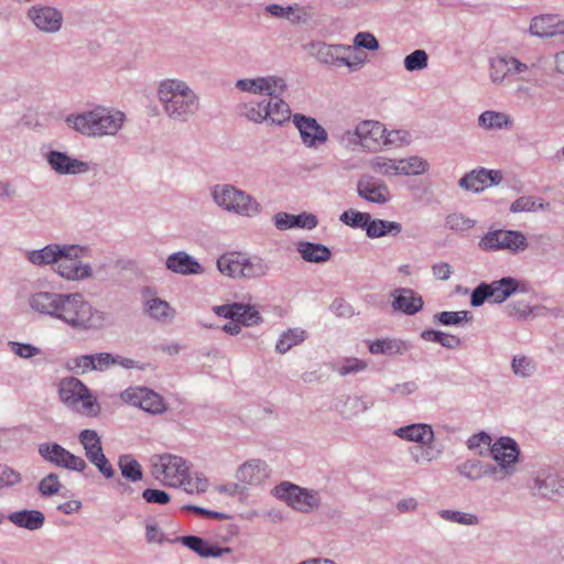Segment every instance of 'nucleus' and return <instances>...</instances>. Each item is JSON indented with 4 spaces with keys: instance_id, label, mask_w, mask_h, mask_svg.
<instances>
[{
    "instance_id": "f257e3e1",
    "label": "nucleus",
    "mask_w": 564,
    "mask_h": 564,
    "mask_svg": "<svg viewBox=\"0 0 564 564\" xmlns=\"http://www.w3.org/2000/svg\"><path fill=\"white\" fill-rule=\"evenodd\" d=\"M237 87L243 91L267 95L270 99L264 102L250 101L245 105V116L257 123L269 121L272 124H283L291 118L289 105L279 98L285 88L284 79L275 76L240 79Z\"/></svg>"
},
{
    "instance_id": "f03ea898",
    "label": "nucleus",
    "mask_w": 564,
    "mask_h": 564,
    "mask_svg": "<svg viewBox=\"0 0 564 564\" xmlns=\"http://www.w3.org/2000/svg\"><path fill=\"white\" fill-rule=\"evenodd\" d=\"M151 474L162 485L184 488L188 494H202L208 488V480L202 475L191 476L188 463L181 456L162 454L153 456Z\"/></svg>"
},
{
    "instance_id": "7ed1b4c3",
    "label": "nucleus",
    "mask_w": 564,
    "mask_h": 564,
    "mask_svg": "<svg viewBox=\"0 0 564 564\" xmlns=\"http://www.w3.org/2000/svg\"><path fill=\"white\" fill-rule=\"evenodd\" d=\"M126 121V115L116 109L97 106L91 110L67 117L66 122L77 132L94 138L116 135Z\"/></svg>"
},
{
    "instance_id": "20e7f679",
    "label": "nucleus",
    "mask_w": 564,
    "mask_h": 564,
    "mask_svg": "<svg viewBox=\"0 0 564 564\" xmlns=\"http://www.w3.org/2000/svg\"><path fill=\"white\" fill-rule=\"evenodd\" d=\"M159 99L171 118H185L198 109L196 95L181 80H163L159 87Z\"/></svg>"
},
{
    "instance_id": "39448f33",
    "label": "nucleus",
    "mask_w": 564,
    "mask_h": 564,
    "mask_svg": "<svg viewBox=\"0 0 564 564\" xmlns=\"http://www.w3.org/2000/svg\"><path fill=\"white\" fill-rule=\"evenodd\" d=\"M58 395L62 402L82 415L96 417L100 413V404L90 390L77 378L67 377L61 380Z\"/></svg>"
},
{
    "instance_id": "423d86ee",
    "label": "nucleus",
    "mask_w": 564,
    "mask_h": 564,
    "mask_svg": "<svg viewBox=\"0 0 564 564\" xmlns=\"http://www.w3.org/2000/svg\"><path fill=\"white\" fill-rule=\"evenodd\" d=\"M520 453L518 443L509 436H501L492 443L488 454L496 463L491 464L495 481H503L517 473Z\"/></svg>"
},
{
    "instance_id": "0eeeda50",
    "label": "nucleus",
    "mask_w": 564,
    "mask_h": 564,
    "mask_svg": "<svg viewBox=\"0 0 564 564\" xmlns=\"http://www.w3.org/2000/svg\"><path fill=\"white\" fill-rule=\"evenodd\" d=\"M524 291L525 286L511 276H505L490 283L481 282L473 290L470 304L474 307L481 306L486 301L501 304L511 295Z\"/></svg>"
},
{
    "instance_id": "6e6552de",
    "label": "nucleus",
    "mask_w": 564,
    "mask_h": 564,
    "mask_svg": "<svg viewBox=\"0 0 564 564\" xmlns=\"http://www.w3.org/2000/svg\"><path fill=\"white\" fill-rule=\"evenodd\" d=\"M217 267L223 274L230 278H260L268 271V265L261 258H250L241 252L223 254L217 261Z\"/></svg>"
},
{
    "instance_id": "1a4fd4ad",
    "label": "nucleus",
    "mask_w": 564,
    "mask_h": 564,
    "mask_svg": "<svg viewBox=\"0 0 564 564\" xmlns=\"http://www.w3.org/2000/svg\"><path fill=\"white\" fill-rule=\"evenodd\" d=\"M93 307L83 295L78 293L61 295V302H58L55 314L56 318L74 328L86 329L93 326Z\"/></svg>"
},
{
    "instance_id": "9d476101",
    "label": "nucleus",
    "mask_w": 564,
    "mask_h": 564,
    "mask_svg": "<svg viewBox=\"0 0 564 564\" xmlns=\"http://www.w3.org/2000/svg\"><path fill=\"white\" fill-rule=\"evenodd\" d=\"M213 196L219 206L241 216L251 217L260 212V205L256 199L230 185L216 186Z\"/></svg>"
},
{
    "instance_id": "9b49d317",
    "label": "nucleus",
    "mask_w": 564,
    "mask_h": 564,
    "mask_svg": "<svg viewBox=\"0 0 564 564\" xmlns=\"http://www.w3.org/2000/svg\"><path fill=\"white\" fill-rule=\"evenodd\" d=\"M214 312L218 316L230 319L223 326V329L230 335L239 334L241 325L252 326L261 321L260 313L254 306L248 304L234 303L215 306Z\"/></svg>"
},
{
    "instance_id": "f8f14e48",
    "label": "nucleus",
    "mask_w": 564,
    "mask_h": 564,
    "mask_svg": "<svg viewBox=\"0 0 564 564\" xmlns=\"http://www.w3.org/2000/svg\"><path fill=\"white\" fill-rule=\"evenodd\" d=\"M274 496L284 500L293 509L310 512L318 507L317 492L310 491L290 482H282L274 488Z\"/></svg>"
},
{
    "instance_id": "ddd939ff",
    "label": "nucleus",
    "mask_w": 564,
    "mask_h": 564,
    "mask_svg": "<svg viewBox=\"0 0 564 564\" xmlns=\"http://www.w3.org/2000/svg\"><path fill=\"white\" fill-rule=\"evenodd\" d=\"M533 496L553 500L564 494V478L552 466L540 468L531 487Z\"/></svg>"
},
{
    "instance_id": "4468645a",
    "label": "nucleus",
    "mask_w": 564,
    "mask_h": 564,
    "mask_svg": "<svg viewBox=\"0 0 564 564\" xmlns=\"http://www.w3.org/2000/svg\"><path fill=\"white\" fill-rule=\"evenodd\" d=\"M479 246L484 250L508 249L513 252L523 251L528 247L527 238L516 230L490 231L481 239Z\"/></svg>"
},
{
    "instance_id": "2eb2a0df",
    "label": "nucleus",
    "mask_w": 564,
    "mask_h": 564,
    "mask_svg": "<svg viewBox=\"0 0 564 564\" xmlns=\"http://www.w3.org/2000/svg\"><path fill=\"white\" fill-rule=\"evenodd\" d=\"M76 246H65L56 262V272L66 280H79L90 274V268L82 264Z\"/></svg>"
},
{
    "instance_id": "dca6fc26",
    "label": "nucleus",
    "mask_w": 564,
    "mask_h": 564,
    "mask_svg": "<svg viewBox=\"0 0 564 564\" xmlns=\"http://www.w3.org/2000/svg\"><path fill=\"white\" fill-rule=\"evenodd\" d=\"M121 398L124 402L152 414L163 413L166 410L163 398L148 388L134 387L126 389L121 393Z\"/></svg>"
},
{
    "instance_id": "f3484780",
    "label": "nucleus",
    "mask_w": 564,
    "mask_h": 564,
    "mask_svg": "<svg viewBox=\"0 0 564 564\" xmlns=\"http://www.w3.org/2000/svg\"><path fill=\"white\" fill-rule=\"evenodd\" d=\"M80 443L85 448L87 458L107 478L113 476V469L102 453L100 437L94 430H84L79 435Z\"/></svg>"
},
{
    "instance_id": "a211bd4d",
    "label": "nucleus",
    "mask_w": 564,
    "mask_h": 564,
    "mask_svg": "<svg viewBox=\"0 0 564 564\" xmlns=\"http://www.w3.org/2000/svg\"><path fill=\"white\" fill-rule=\"evenodd\" d=\"M39 452L45 460L56 466L77 471H83L86 468V462L80 456L72 454L56 443L42 444L39 447Z\"/></svg>"
},
{
    "instance_id": "6ab92c4d",
    "label": "nucleus",
    "mask_w": 564,
    "mask_h": 564,
    "mask_svg": "<svg viewBox=\"0 0 564 564\" xmlns=\"http://www.w3.org/2000/svg\"><path fill=\"white\" fill-rule=\"evenodd\" d=\"M355 134L362 148L377 151L383 145L386 127L379 121L366 120L356 127Z\"/></svg>"
},
{
    "instance_id": "aec40b11",
    "label": "nucleus",
    "mask_w": 564,
    "mask_h": 564,
    "mask_svg": "<svg viewBox=\"0 0 564 564\" xmlns=\"http://www.w3.org/2000/svg\"><path fill=\"white\" fill-rule=\"evenodd\" d=\"M293 121L300 131L303 142L308 147H317L327 140V132L314 118L294 115Z\"/></svg>"
},
{
    "instance_id": "412c9836",
    "label": "nucleus",
    "mask_w": 564,
    "mask_h": 564,
    "mask_svg": "<svg viewBox=\"0 0 564 564\" xmlns=\"http://www.w3.org/2000/svg\"><path fill=\"white\" fill-rule=\"evenodd\" d=\"M28 15L34 25L44 32H56L62 26V13L52 7H33Z\"/></svg>"
},
{
    "instance_id": "4be33fe9",
    "label": "nucleus",
    "mask_w": 564,
    "mask_h": 564,
    "mask_svg": "<svg viewBox=\"0 0 564 564\" xmlns=\"http://www.w3.org/2000/svg\"><path fill=\"white\" fill-rule=\"evenodd\" d=\"M357 191L360 197L371 203L384 204L390 199L388 186L370 176L359 180Z\"/></svg>"
},
{
    "instance_id": "5701e85b",
    "label": "nucleus",
    "mask_w": 564,
    "mask_h": 564,
    "mask_svg": "<svg viewBox=\"0 0 564 564\" xmlns=\"http://www.w3.org/2000/svg\"><path fill=\"white\" fill-rule=\"evenodd\" d=\"M500 181L501 175L499 172L481 169L471 171L460 178V187L478 193L492 184H498Z\"/></svg>"
},
{
    "instance_id": "b1692460",
    "label": "nucleus",
    "mask_w": 564,
    "mask_h": 564,
    "mask_svg": "<svg viewBox=\"0 0 564 564\" xmlns=\"http://www.w3.org/2000/svg\"><path fill=\"white\" fill-rule=\"evenodd\" d=\"M392 296V307L409 315L417 313L423 306L422 297L411 289H395Z\"/></svg>"
},
{
    "instance_id": "393cba45",
    "label": "nucleus",
    "mask_w": 564,
    "mask_h": 564,
    "mask_svg": "<svg viewBox=\"0 0 564 564\" xmlns=\"http://www.w3.org/2000/svg\"><path fill=\"white\" fill-rule=\"evenodd\" d=\"M61 295L52 292H35L30 296L29 304L33 311L55 317Z\"/></svg>"
},
{
    "instance_id": "a878e982",
    "label": "nucleus",
    "mask_w": 564,
    "mask_h": 564,
    "mask_svg": "<svg viewBox=\"0 0 564 564\" xmlns=\"http://www.w3.org/2000/svg\"><path fill=\"white\" fill-rule=\"evenodd\" d=\"M400 438L420 443L423 446L430 445L434 440V432L427 424H411L395 431Z\"/></svg>"
},
{
    "instance_id": "bb28decb",
    "label": "nucleus",
    "mask_w": 564,
    "mask_h": 564,
    "mask_svg": "<svg viewBox=\"0 0 564 564\" xmlns=\"http://www.w3.org/2000/svg\"><path fill=\"white\" fill-rule=\"evenodd\" d=\"M48 162L55 171L63 174H77L88 170V165L85 162L72 159L56 151L50 153Z\"/></svg>"
},
{
    "instance_id": "cd10ccee",
    "label": "nucleus",
    "mask_w": 564,
    "mask_h": 564,
    "mask_svg": "<svg viewBox=\"0 0 564 564\" xmlns=\"http://www.w3.org/2000/svg\"><path fill=\"white\" fill-rule=\"evenodd\" d=\"M561 20L557 15L544 14L532 19L530 32L539 37H551L558 35Z\"/></svg>"
},
{
    "instance_id": "c85d7f7f",
    "label": "nucleus",
    "mask_w": 564,
    "mask_h": 564,
    "mask_svg": "<svg viewBox=\"0 0 564 564\" xmlns=\"http://www.w3.org/2000/svg\"><path fill=\"white\" fill-rule=\"evenodd\" d=\"M166 267L181 274H196L202 271L200 264L185 252H176L166 260Z\"/></svg>"
},
{
    "instance_id": "c756f323",
    "label": "nucleus",
    "mask_w": 564,
    "mask_h": 564,
    "mask_svg": "<svg viewBox=\"0 0 564 564\" xmlns=\"http://www.w3.org/2000/svg\"><path fill=\"white\" fill-rule=\"evenodd\" d=\"M267 11L276 18L286 19L293 23H299L311 17V8L301 7L299 4L282 7L279 4H270Z\"/></svg>"
},
{
    "instance_id": "7c9ffc66",
    "label": "nucleus",
    "mask_w": 564,
    "mask_h": 564,
    "mask_svg": "<svg viewBox=\"0 0 564 564\" xmlns=\"http://www.w3.org/2000/svg\"><path fill=\"white\" fill-rule=\"evenodd\" d=\"M11 523L28 530H37L44 523V514L39 510H21L8 516Z\"/></svg>"
},
{
    "instance_id": "2f4dec72",
    "label": "nucleus",
    "mask_w": 564,
    "mask_h": 564,
    "mask_svg": "<svg viewBox=\"0 0 564 564\" xmlns=\"http://www.w3.org/2000/svg\"><path fill=\"white\" fill-rule=\"evenodd\" d=\"M267 476L265 465L260 460L243 464L237 473L238 479L249 485H258Z\"/></svg>"
},
{
    "instance_id": "473e14b6",
    "label": "nucleus",
    "mask_w": 564,
    "mask_h": 564,
    "mask_svg": "<svg viewBox=\"0 0 564 564\" xmlns=\"http://www.w3.org/2000/svg\"><path fill=\"white\" fill-rule=\"evenodd\" d=\"M297 250L308 262H325L330 258V250L319 243L300 242Z\"/></svg>"
},
{
    "instance_id": "72a5a7b5",
    "label": "nucleus",
    "mask_w": 564,
    "mask_h": 564,
    "mask_svg": "<svg viewBox=\"0 0 564 564\" xmlns=\"http://www.w3.org/2000/svg\"><path fill=\"white\" fill-rule=\"evenodd\" d=\"M460 473L474 480L488 477L495 481V473L491 468V463H485L477 459L467 460L460 467Z\"/></svg>"
},
{
    "instance_id": "f704fd0d",
    "label": "nucleus",
    "mask_w": 564,
    "mask_h": 564,
    "mask_svg": "<svg viewBox=\"0 0 564 564\" xmlns=\"http://www.w3.org/2000/svg\"><path fill=\"white\" fill-rule=\"evenodd\" d=\"M403 341L391 338L377 339L369 344V351L373 355L394 356L405 350Z\"/></svg>"
},
{
    "instance_id": "c9c22d12",
    "label": "nucleus",
    "mask_w": 564,
    "mask_h": 564,
    "mask_svg": "<svg viewBox=\"0 0 564 564\" xmlns=\"http://www.w3.org/2000/svg\"><path fill=\"white\" fill-rule=\"evenodd\" d=\"M63 247L58 245H50L40 250H34L28 253L30 262L36 265L56 264L58 257L62 253Z\"/></svg>"
},
{
    "instance_id": "e433bc0d",
    "label": "nucleus",
    "mask_w": 564,
    "mask_h": 564,
    "mask_svg": "<svg viewBox=\"0 0 564 564\" xmlns=\"http://www.w3.org/2000/svg\"><path fill=\"white\" fill-rule=\"evenodd\" d=\"M315 50V55L318 61L325 64H340L339 52L350 50V46H341V45H328L325 43H317L313 45Z\"/></svg>"
},
{
    "instance_id": "4c0bfd02",
    "label": "nucleus",
    "mask_w": 564,
    "mask_h": 564,
    "mask_svg": "<svg viewBox=\"0 0 564 564\" xmlns=\"http://www.w3.org/2000/svg\"><path fill=\"white\" fill-rule=\"evenodd\" d=\"M429 163L420 156H410L398 160V175H419L426 172Z\"/></svg>"
},
{
    "instance_id": "58836bf2",
    "label": "nucleus",
    "mask_w": 564,
    "mask_h": 564,
    "mask_svg": "<svg viewBox=\"0 0 564 564\" xmlns=\"http://www.w3.org/2000/svg\"><path fill=\"white\" fill-rule=\"evenodd\" d=\"M119 468L121 475L130 481H139L143 477L141 465L131 455L119 457Z\"/></svg>"
},
{
    "instance_id": "ea45409f",
    "label": "nucleus",
    "mask_w": 564,
    "mask_h": 564,
    "mask_svg": "<svg viewBox=\"0 0 564 564\" xmlns=\"http://www.w3.org/2000/svg\"><path fill=\"white\" fill-rule=\"evenodd\" d=\"M492 445V438L487 432H479L471 435L466 441V446L473 453L479 456H487Z\"/></svg>"
},
{
    "instance_id": "a19ab883",
    "label": "nucleus",
    "mask_w": 564,
    "mask_h": 564,
    "mask_svg": "<svg viewBox=\"0 0 564 564\" xmlns=\"http://www.w3.org/2000/svg\"><path fill=\"white\" fill-rule=\"evenodd\" d=\"M366 230L369 237L378 238L391 231L399 234L401 231V225L399 223L386 221L381 219L371 220V217H369V223H367Z\"/></svg>"
},
{
    "instance_id": "79ce46f5",
    "label": "nucleus",
    "mask_w": 564,
    "mask_h": 564,
    "mask_svg": "<svg viewBox=\"0 0 564 564\" xmlns=\"http://www.w3.org/2000/svg\"><path fill=\"white\" fill-rule=\"evenodd\" d=\"M511 75L509 56H497L490 61V78L494 83L500 84L503 79Z\"/></svg>"
},
{
    "instance_id": "37998d69",
    "label": "nucleus",
    "mask_w": 564,
    "mask_h": 564,
    "mask_svg": "<svg viewBox=\"0 0 564 564\" xmlns=\"http://www.w3.org/2000/svg\"><path fill=\"white\" fill-rule=\"evenodd\" d=\"M478 122L487 129H501L510 124L509 117L503 112L497 111L482 112L478 118Z\"/></svg>"
},
{
    "instance_id": "c03bdc74",
    "label": "nucleus",
    "mask_w": 564,
    "mask_h": 564,
    "mask_svg": "<svg viewBox=\"0 0 564 564\" xmlns=\"http://www.w3.org/2000/svg\"><path fill=\"white\" fill-rule=\"evenodd\" d=\"M550 203H543L533 196H521L517 198L510 206L512 213L535 212L538 208L546 209Z\"/></svg>"
},
{
    "instance_id": "a18cd8bd",
    "label": "nucleus",
    "mask_w": 564,
    "mask_h": 564,
    "mask_svg": "<svg viewBox=\"0 0 564 564\" xmlns=\"http://www.w3.org/2000/svg\"><path fill=\"white\" fill-rule=\"evenodd\" d=\"M513 373L521 378L532 376L536 370V365L532 358L524 355H517L511 362Z\"/></svg>"
},
{
    "instance_id": "49530a36",
    "label": "nucleus",
    "mask_w": 564,
    "mask_h": 564,
    "mask_svg": "<svg viewBox=\"0 0 564 564\" xmlns=\"http://www.w3.org/2000/svg\"><path fill=\"white\" fill-rule=\"evenodd\" d=\"M305 339V332L302 329H290L285 332L276 343V350L285 354L293 346L302 343Z\"/></svg>"
},
{
    "instance_id": "de8ad7c7",
    "label": "nucleus",
    "mask_w": 564,
    "mask_h": 564,
    "mask_svg": "<svg viewBox=\"0 0 564 564\" xmlns=\"http://www.w3.org/2000/svg\"><path fill=\"white\" fill-rule=\"evenodd\" d=\"M369 166L371 170L378 174L382 175H398V160L384 158V156H376L369 161Z\"/></svg>"
},
{
    "instance_id": "09e8293b",
    "label": "nucleus",
    "mask_w": 564,
    "mask_h": 564,
    "mask_svg": "<svg viewBox=\"0 0 564 564\" xmlns=\"http://www.w3.org/2000/svg\"><path fill=\"white\" fill-rule=\"evenodd\" d=\"M421 336L426 341L440 343L442 346L448 348L455 347L458 344L456 336L438 330H424Z\"/></svg>"
},
{
    "instance_id": "8fccbe9b",
    "label": "nucleus",
    "mask_w": 564,
    "mask_h": 564,
    "mask_svg": "<svg viewBox=\"0 0 564 564\" xmlns=\"http://www.w3.org/2000/svg\"><path fill=\"white\" fill-rule=\"evenodd\" d=\"M149 314L156 319H166L173 315L169 303L160 299H152L148 302Z\"/></svg>"
},
{
    "instance_id": "3c124183",
    "label": "nucleus",
    "mask_w": 564,
    "mask_h": 564,
    "mask_svg": "<svg viewBox=\"0 0 564 564\" xmlns=\"http://www.w3.org/2000/svg\"><path fill=\"white\" fill-rule=\"evenodd\" d=\"M508 316L514 319H524L532 313V307L529 302L518 300L505 306Z\"/></svg>"
},
{
    "instance_id": "603ef678",
    "label": "nucleus",
    "mask_w": 564,
    "mask_h": 564,
    "mask_svg": "<svg viewBox=\"0 0 564 564\" xmlns=\"http://www.w3.org/2000/svg\"><path fill=\"white\" fill-rule=\"evenodd\" d=\"M427 54L423 50H416L404 58V67L409 72L421 70L427 66Z\"/></svg>"
},
{
    "instance_id": "864d4df0",
    "label": "nucleus",
    "mask_w": 564,
    "mask_h": 564,
    "mask_svg": "<svg viewBox=\"0 0 564 564\" xmlns=\"http://www.w3.org/2000/svg\"><path fill=\"white\" fill-rule=\"evenodd\" d=\"M370 215L367 213L357 212L354 209L346 210L340 215V220L351 227L366 228L369 223Z\"/></svg>"
},
{
    "instance_id": "5fc2aeb1",
    "label": "nucleus",
    "mask_w": 564,
    "mask_h": 564,
    "mask_svg": "<svg viewBox=\"0 0 564 564\" xmlns=\"http://www.w3.org/2000/svg\"><path fill=\"white\" fill-rule=\"evenodd\" d=\"M383 145L387 147H402L411 142V134L406 130H386Z\"/></svg>"
},
{
    "instance_id": "6e6d98bb",
    "label": "nucleus",
    "mask_w": 564,
    "mask_h": 564,
    "mask_svg": "<svg viewBox=\"0 0 564 564\" xmlns=\"http://www.w3.org/2000/svg\"><path fill=\"white\" fill-rule=\"evenodd\" d=\"M59 488L61 482L55 474L47 475L41 480L39 485V489L44 496L57 494L59 491Z\"/></svg>"
},
{
    "instance_id": "4d7b16f0",
    "label": "nucleus",
    "mask_w": 564,
    "mask_h": 564,
    "mask_svg": "<svg viewBox=\"0 0 564 564\" xmlns=\"http://www.w3.org/2000/svg\"><path fill=\"white\" fill-rule=\"evenodd\" d=\"M354 45L356 47H362L370 51H376L379 47V43L373 34L369 32H359L354 39Z\"/></svg>"
},
{
    "instance_id": "13d9d810",
    "label": "nucleus",
    "mask_w": 564,
    "mask_h": 564,
    "mask_svg": "<svg viewBox=\"0 0 564 564\" xmlns=\"http://www.w3.org/2000/svg\"><path fill=\"white\" fill-rule=\"evenodd\" d=\"M21 480L20 474L13 468L0 465V487L12 486Z\"/></svg>"
},
{
    "instance_id": "bf43d9fd",
    "label": "nucleus",
    "mask_w": 564,
    "mask_h": 564,
    "mask_svg": "<svg viewBox=\"0 0 564 564\" xmlns=\"http://www.w3.org/2000/svg\"><path fill=\"white\" fill-rule=\"evenodd\" d=\"M143 499L149 503L166 505L170 501V495L160 489H145L142 492Z\"/></svg>"
},
{
    "instance_id": "052dcab7",
    "label": "nucleus",
    "mask_w": 564,
    "mask_h": 564,
    "mask_svg": "<svg viewBox=\"0 0 564 564\" xmlns=\"http://www.w3.org/2000/svg\"><path fill=\"white\" fill-rule=\"evenodd\" d=\"M367 368V362L357 358L346 359L344 365L338 369L339 375L345 376L351 372H359Z\"/></svg>"
},
{
    "instance_id": "680f3d73",
    "label": "nucleus",
    "mask_w": 564,
    "mask_h": 564,
    "mask_svg": "<svg viewBox=\"0 0 564 564\" xmlns=\"http://www.w3.org/2000/svg\"><path fill=\"white\" fill-rule=\"evenodd\" d=\"M93 359L95 364L94 370L102 371L117 364V358L108 352L93 355Z\"/></svg>"
},
{
    "instance_id": "e2e57ef3",
    "label": "nucleus",
    "mask_w": 564,
    "mask_h": 564,
    "mask_svg": "<svg viewBox=\"0 0 564 564\" xmlns=\"http://www.w3.org/2000/svg\"><path fill=\"white\" fill-rule=\"evenodd\" d=\"M178 540L181 541L182 544H184L188 549L193 550L194 552L203 556L205 546L207 544L203 539L198 536L187 535L178 538Z\"/></svg>"
},
{
    "instance_id": "0e129e2a",
    "label": "nucleus",
    "mask_w": 564,
    "mask_h": 564,
    "mask_svg": "<svg viewBox=\"0 0 564 564\" xmlns=\"http://www.w3.org/2000/svg\"><path fill=\"white\" fill-rule=\"evenodd\" d=\"M11 350L19 357L30 358L37 354L39 349L30 344L10 343Z\"/></svg>"
},
{
    "instance_id": "69168bd1",
    "label": "nucleus",
    "mask_w": 564,
    "mask_h": 564,
    "mask_svg": "<svg viewBox=\"0 0 564 564\" xmlns=\"http://www.w3.org/2000/svg\"><path fill=\"white\" fill-rule=\"evenodd\" d=\"M317 218L312 214H301L294 216V227L312 229L316 227Z\"/></svg>"
},
{
    "instance_id": "338daca9",
    "label": "nucleus",
    "mask_w": 564,
    "mask_h": 564,
    "mask_svg": "<svg viewBox=\"0 0 564 564\" xmlns=\"http://www.w3.org/2000/svg\"><path fill=\"white\" fill-rule=\"evenodd\" d=\"M274 225L280 230L294 227V215L288 213H279L274 216Z\"/></svg>"
},
{
    "instance_id": "774afa93",
    "label": "nucleus",
    "mask_w": 564,
    "mask_h": 564,
    "mask_svg": "<svg viewBox=\"0 0 564 564\" xmlns=\"http://www.w3.org/2000/svg\"><path fill=\"white\" fill-rule=\"evenodd\" d=\"M366 62V55L362 53H357L354 55V57H343L340 58V64L346 65L350 69H358L360 68Z\"/></svg>"
}]
</instances>
